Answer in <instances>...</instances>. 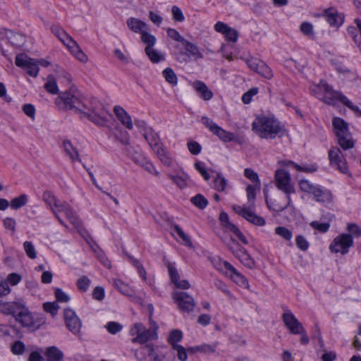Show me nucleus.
<instances>
[{
    "instance_id": "1",
    "label": "nucleus",
    "mask_w": 361,
    "mask_h": 361,
    "mask_svg": "<svg viewBox=\"0 0 361 361\" xmlns=\"http://www.w3.org/2000/svg\"><path fill=\"white\" fill-rule=\"evenodd\" d=\"M42 200L49 207L55 218L62 226L66 228L68 227L59 215L61 212L64 213L66 219L74 226V228L78 230L80 229L82 227L81 221L73 207L68 202L61 201L54 194L49 190H46L43 192Z\"/></svg>"
},
{
    "instance_id": "2",
    "label": "nucleus",
    "mask_w": 361,
    "mask_h": 361,
    "mask_svg": "<svg viewBox=\"0 0 361 361\" xmlns=\"http://www.w3.org/2000/svg\"><path fill=\"white\" fill-rule=\"evenodd\" d=\"M82 103L84 105L81 106L79 111L80 118H85L101 127L107 126L109 123V117L112 115L105 109L103 104L96 98H86L84 97Z\"/></svg>"
},
{
    "instance_id": "3",
    "label": "nucleus",
    "mask_w": 361,
    "mask_h": 361,
    "mask_svg": "<svg viewBox=\"0 0 361 361\" xmlns=\"http://www.w3.org/2000/svg\"><path fill=\"white\" fill-rule=\"evenodd\" d=\"M274 179L276 188L285 193L286 200L283 203L277 202L276 200L269 203L268 200L266 199V202L270 209L282 212L290 206L292 201L290 195L295 193V190L291 184L290 175L287 171L282 169H277L275 171Z\"/></svg>"
},
{
    "instance_id": "4",
    "label": "nucleus",
    "mask_w": 361,
    "mask_h": 361,
    "mask_svg": "<svg viewBox=\"0 0 361 361\" xmlns=\"http://www.w3.org/2000/svg\"><path fill=\"white\" fill-rule=\"evenodd\" d=\"M252 130L262 139H274L281 137L284 126L278 120L266 116H258L252 123Z\"/></svg>"
},
{
    "instance_id": "5",
    "label": "nucleus",
    "mask_w": 361,
    "mask_h": 361,
    "mask_svg": "<svg viewBox=\"0 0 361 361\" xmlns=\"http://www.w3.org/2000/svg\"><path fill=\"white\" fill-rule=\"evenodd\" d=\"M257 188L255 185H248L246 188L247 197L249 206L233 205V210L238 215L245 219L247 221L256 226H264L265 220L255 213V200L256 198V190Z\"/></svg>"
},
{
    "instance_id": "6",
    "label": "nucleus",
    "mask_w": 361,
    "mask_h": 361,
    "mask_svg": "<svg viewBox=\"0 0 361 361\" xmlns=\"http://www.w3.org/2000/svg\"><path fill=\"white\" fill-rule=\"evenodd\" d=\"M84 97L78 89L71 87L56 98L55 104L59 109L75 110L79 113L81 106L84 105L82 103Z\"/></svg>"
},
{
    "instance_id": "7",
    "label": "nucleus",
    "mask_w": 361,
    "mask_h": 361,
    "mask_svg": "<svg viewBox=\"0 0 361 361\" xmlns=\"http://www.w3.org/2000/svg\"><path fill=\"white\" fill-rule=\"evenodd\" d=\"M130 335L133 343L143 344L157 338L156 329H146L142 323H135L130 329Z\"/></svg>"
},
{
    "instance_id": "8",
    "label": "nucleus",
    "mask_w": 361,
    "mask_h": 361,
    "mask_svg": "<svg viewBox=\"0 0 361 361\" xmlns=\"http://www.w3.org/2000/svg\"><path fill=\"white\" fill-rule=\"evenodd\" d=\"M16 321L21 324L22 326L27 328L32 331L38 329L44 323V319L38 316H34L28 310L27 307L24 306Z\"/></svg>"
},
{
    "instance_id": "9",
    "label": "nucleus",
    "mask_w": 361,
    "mask_h": 361,
    "mask_svg": "<svg viewBox=\"0 0 361 361\" xmlns=\"http://www.w3.org/2000/svg\"><path fill=\"white\" fill-rule=\"evenodd\" d=\"M353 245V240L351 235L343 233L334 239L329 245V250L334 253L340 252L342 255H345Z\"/></svg>"
},
{
    "instance_id": "10",
    "label": "nucleus",
    "mask_w": 361,
    "mask_h": 361,
    "mask_svg": "<svg viewBox=\"0 0 361 361\" xmlns=\"http://www.w3.org/2000/svg\"><path fill=\"white\" fill-rule=\"evenodd\" d=\"M201 122L223 142H227L235 140V136L233 133L225 130L207 116H202L201 118Z\"/></svg>"
},
{
    "instance_id": "11",
    "label": "nucleus",
    "mask_w": 361,
    "mask_h": 361,
    "mask_svg": "<svg viewBox=\"0 0 361 361\" xmlns=\"http://www.w3.org/2000/svg\"><path fill=\"white\" fill-rule=\"evenodd\" d=\"M15 63L32 77H36L39 73L38 63L36 59L29 57L25 54H20L16 56Z\"/></svg>"
},
{
    "instance_id": "12",
    "label": "nucleus",
    "mask_w": 361,
    "mask_h": 361,
    "mask_svg": "<svg viewBox=\"0 0 361 361\" xmlns=\"http://www.w3.org/2000/svg\"><path fill=\"white\" fill-rule=\"evenodd\" d=\"M329 159L331 166L336 167L343 173H348V167L341 151L338 147H333L329 151Z\"/></svg>"
},
{
    "instance_id": "13",
    "label": "nucleus",
    "mask_w": 361,
    "mask_h": 361,
    "mask_svg": "<svg viewBox=\"0 0 361 361\" xmlns=\"http://www.w3.org/2000/svg\"><path fill=\"white\" fill-rule=\"evenodd\" d=\"M173 298L182 311L192 312L195 306L194 298L185 292H174Z\"/></svg>"
},
{
    "instance_id": "14",
    "label": "nucleus",
    "mask_w": 361,
    "mask_h": 361,
    "mask_svg": "<svg viewBox=\"0 0 361 361\" xmlns=\"http://www.w3.org/2000/svg\"><path fill=\"white\" fill-rule=\"evenodd\" d=\"M63 318L67 329L73 334H78L80 331L82 322L75 312L70 308H66L63 311Z\"/></svg>"
},
{
    "instance_id": "15",
    "label": "nucleus",
    "mask_w": 361,
    "mask_h": 361,
    "mask_svg": "<svg viewBox=\"0 0 361 361\" xmlns=\"http://www.w3.org/2000/svg\"><path fill=\"white\" fill-rule=\"evenodd\" d=\"M282 319L290 332L298 334L303 332V326L288 309H285L282 314Z\"/></svg>"
},
{
    "instance_id": "16",
    "label": "nucleus",
    "mask_w": 361,
    "mask_h": 361,
    "mask_svg": "<svg viewBox=\"0 0 361 361\" xmlns=\"http://www.w3.org/2000/svg\"><path fill=\"white\" fill-rule=\"evenodd\" d=\"M24 306L23 303L16 301L0 300V312L5 315H11L16 319Z\"/></svg>"
},
{
    "instance_id": "17",
    "label": "nucleus",
    "mask_w": 361,
    "mask_h": 361,
    "mask_svg": "<svg viewBox=\"0 0 361 361\" xmlns=\"http://www.w3.org/2000/svg\"><path fill=\"white\" fill-rule=\"evenodd\" d=\"M229 249L232 253L243 263L245 267L252 269L255 266V262L250 255L247 252L245 249L239 244L235 243L234 246L230 247Z\"/></svg>"
},
{
    "instance_id": "18",
    "label": "nucleus",
    "mask_w": 361,
    "mask_h": 361,
    "mask_svg": "<svg viewBox=\"0 0 361 361\" xmlns=\"http://www.w3.org/2000/svg\"><path fill=\"white\" fill-rule=\"evenodd\" d=\"M324 92L321 100L328 104H335L338 101L343 104V97H346L341 92L334 91L328 84L323 85Z\"/></svg>"
},
{
    "instance_id": "19",
    "label": "nucleus",
    "mask_w": 361,
    "mask_h": 361,
    "mask_svg": "<svg viewBox=\"0 0 361 361\" xmlns=\"http://www.w3.org/2000/svg\"><path fill=\"white\" fill-rule=\"evenodd\" d=\"M146 132H143V137L150 146L151 149L154 151L164 145L161 140L160 136L152 128L146 129Z\"/></svg>"
},
{
    "instance_id": "20",
    "label": "nucleus",
    "mask_w": 361,
    "mask_h": 361,
    "mask_svg": "<svg viewBox=\"0 0 361 361\" xmlns=\"http://www.w3.org/2000/svg\"><path fill=\"white\" fill-rule=\"evenodd\" d=\"M114 112L116 114L118 120L127 129L132 130L133 128V123L130 114L121 106H114Z\"/></svg>"
},
{
    "instance_id": "21",
    "label": "nucleus",
    "mask_w": 361,
    "mask_h": 361,
    "mask_svg": "<svg viewBox=\"0 0 361 361\" xmlns=\"http://www.w3.org/2000/svg\"><path fill=\"white\" fill-rule=\"evenodd\" d=\"M158 348L152 345H145L135 354L139 361H152L158 351Z\"/></svg>"
},
{
    "instance_id": "22",
    "label": "nucleus",
    "mask_w": 361,
    "mask_h": 361,
    "mask_svg": "<svg viewBox=\"0 0 361 361\" xmlns=\"http://www.w3.org/2000/svg\"><path fill=\"white\" fill-rule=\"evenodd\" d=\"M326 20L331 26L339 27L343 23V16L338 13L335 8H329L325 10L324 14Z\"/></svg>"
},
{
    "instance_id": "23",
    "label": "nucleus",
    "mask_w": 361,
    "mask_h": 361,
    "mask_svg": "<svg viewBox=\"0 0 361 361\" xmlns=\"http://www.w3.org/2000/svg\"><path fill=\"white\" fill-rule=\"evenodd\" d=\"M192 87L200 94L203 99L207 101L212 98L213 93L209 90L204 82L200 80H195L192 83Z\"/></svg>"
},
{
    "instance_id": "24",
    "label": "nucleus",
    "mask_w": 361,
    "mask_h": 361,
    "mask_svg": "<svg viewBox=\"0 0 361 361\" xmlns=\"http://www.w3.org/2000/svg\"><path fill=\"white\" fill-rule=\"evenodd\" d=\"M44 355L47 361H62L63 353L56 346H49L45 349Z\"/></svg>"
},
{
    "instance_id": "25",
    "label": "nucleus",
    "mask_w": 361,
    "mask_h": 361,
    "mask_svg": "<svg viewBox=\"0 0 361 361\" xmlns=\"http://www.w3.org/2000/svg\"><path fill=\"white\" fill-rule=\"evenodd\" d=\"M126 23L128 27L135 33L142 34L148 30V26L145 22L135 18H130Z\"/></svg>"
},
{
    "instance_id": "26",
    "label": "nucleus",
    "mask_w": 361,
    "mask_h": 361,
    "mask_svg": "<svg viewBox=\"0 0 361 361\" xmlns=\"http://www.w3.org/2000/svg\"><path fill=\"white\" fill-rule=\"evenodd\" d=\"M63 147L66 154L69 157L73 162H81L80 154L75 147L68 140H65L63 142Z\"/></svg>"
},
{
    "instance_id": "27",
    "label": "nucleus",
    "mask_w": 361,
    "mask_h": 361,
    "mask_svg": "<svg viewBox=\"0 0 361 361\" xmlns=\"http://www.w3.org/2000/svg\"><path fill=\"white\" fill-rule=\"evenodd\" d=\"M154 153L158 157L160 161L165 166L170 167L173 164V159L171 157L170 153L167 150V149L162 146V147H159L154 151Z\"/></svg>"
},
{
    "instance_id": "28",
    "label": "nucleus",
    "mask_w": 361,
    "mask_h": 361,
    "mask_svg": "<svg viewBox=\"0 0 361 361\" xmlns=\"http://www.w3.org/2000/svg\"><path fill=\"white\" fill-rule=\"evenodd\" d=\"M313 196L317 202L324 204L331 202L333 198L332 194L329 190L323 189L320 186L314 191Z\"/></svg>"
},
{
    "instance_id": "29",
    "label": "nucleus",
    "mask_w": 361,
    "mask_h": 361,
    "mask_svg": "<svg viewBox=\"0 0 361 361\" xmlns=\"http://www.w3.org/2000/svg\"><path fill=\"white\" fill-rule=\"evenodd\" d=\"M336 136L338 143L343 149L347 150L354 147L355 143L350 133H345L344 135H338Z\"/></svg>"
},
{
    "instance_id": "30",
    "label": "nucleus",
    "mask_w": 361,
    "mask_h": 361,
    "mask_svg": "<svg viewBox=\"0 0 361 361\" xmlns=\"http://www.w3.org/2000/svg\"><path fill=\"white\" fill-rule=\"evenodd\" d=\"M332 124L336 135L349 133L348 125L343 119L336 117L333 119Z\"/></svg>"
},
{
    "instance_id": "31",
    "label": "nucleus",
    "mask_w": 361,
    "mask_h": 361,
    "mask_svg": "<svg viewBox=\"0 0 361 361\" xmlns=\"http://www.w3.org/2000/svg\"><path fill=\"white\" fill-rule=\"evenodd\" d=\"M168 176L179 188L183 189L187 187L189 176L186 173H182L181 174L177 175L169 174Z\"/></svg>"
},
{
    "instance_id": "32",
    "label": "nucleus",
    "mask_w": 361,
    "mask_h": 361,
    "mask_svg": "<svg viewBox=\"0 0 361 361\" xmlns=\"http://www.w3.org/2000/svg\"><path fill=\"white\" fill-rule=\"evenodd\" d=\"M6 37L11 44L17 47L23 45L25 40L23 35L12 30L6 32Z\"/></svg>"
},
{
    "instance_id": "33",
    "label": "nucleus",
    "mask_w": 361,
    "mask_h": 361,
    "mask_svg": "<svg viewBox=\"0 0 361 361\" xmlns=\"http://www.w3.org/2000/svg\"><path fill=\"white\" fill-rule=\"evenodd\" d=\"M68 49L80 62L86 63L87 61V56L82 51L77 42L74 43V45H72Z\"/></svg>"
},
{
    "instance_id": "34",
    "label": "nucleus",
    "mask_w": 361,
    "mask_h": 361,
    "mask_svg": "<svg viewBox=\"0 0 361 361\" xmlns=\"http://www.w3.org/2000/svg\"><path fill=\"white\" fill-rule=\"evenodd\" d=\"M255 72L267 80H271L274 77L272 70L262 61L259 63Z\"/></svg>"
},
{
    "instance_id": "35",
    "label": "nucleus",
    "mask_w": 361,
    "mask_h": 361,
    "mask_svg": "<svg viewBox=\"0 0 361 361\" xmlns=\"http://www.w3.org/2000/svg\"><path fill=\"white\" fill-rule=\"evenodd\" d=\"M45 90L50 94H56L59 93V87L56 80L53 75H49L47 78V82L44 84Z\"/></svg>"
},
{
    "instance_id": "36",
    "label": "nucleus",
    "mask_w": 361,
    "mask_h": 361,
    "mask_svg": "<svg viewBox=\"0 0 361 361\" xmlns=\"http://www.w3.org/2000/svg\"><path fill=\"white\" fill-rule=\"evenodd\" d=\"M182 44L184 46L189 55L194 56L195 59L202 58V54L200 52L198 47L195 44L185 39Z\"/></svg>"
},
{
    "instance_id": "37",
    "label": "nucleus",
    "mask_w": 361,
    "mask_h": 361,
    "mask_svg": "<svg viewBox=\"0 0 361 361\" xmlns=\"http://www.w3.org/2000/svg\"><path fill=\"white\" fill-rule=\"evenodd\" d=\"M319 185H315L312 183H311L308 180L302 179L299 182V187L300 189L308 194H312V195L314 193V191L317 190Z\"/></svg>"
},
{
    "instance_id": "38",
    "label": "nucleus",
    "mask_w": 361,
    "mask_h": 361,
    "mask_svg": "<svg viewBox=\"0 0 361 361\" xmlns=\"http://www.w3.org/2000/svg\"><path fill=\"white\" fill-rule=\"evenodd\" d=\"M145 51L152 63H158L164 60V55L155 50L153 47H145Z\"/></svg>"
},
{
    "instance_id": "39",
    "label": "nucleus",
    "mask_w": 361,
    "mask_h": 361,
    "mask_svg": "<svg viewBox=\"0 0 361 361\" xmlns=\"http://www.w3.org/2000/svg\"><path fill=\"white\" fill-rule=\"evenodd\" d=\"M114 287L118 289L122 294L128 295V296H133V290L131 288L128 286L126 283H123L120 279H114Z\"/></svg>"
},
{
    "instance_id": "40",
    "label": "nucleus",
    "mask_w": 361,
    "mask_h": 361,
    "mask_svg": "<svg viewBox=\"0 0 361 361\" xmlns=\"http://www.w3.org/2000/svg\"><path fill=\"white\" fill-rule=\"evenodd\" d=\"M228 185L226 179L223 176L221 173L216 174V178L214 180L213 188L219 192H224Z\"/></svg>"
},
{
    "instance_id": "41",
    "label": "nucleus",
    "mask_w": 361,
    "mask_h": 361,
    "mask_svg": "<svg viewBox=\"0 0 361 361\" xmlns=\"http://www.w3.org/2000/svg\"><path fill=\"white\" fill-rule=\"evenodd\" d=\"M183 334L180 330L174 329L169 334L168 341L174 348L175 345H179L178 343L181 341Z\"/></svg>"
},
{
    "instance_id": "42",
    "label": "nucleus",
    "mask_w": 361,
    "mask_h": 361,
    "mask_svg": "<svg viewBox=\"0 0 361 361\" xmlns=\"http://www.w3.org/2000/svg\"><path fill=\"white\" fill-rule=\"evenodd\" d=\"M27 202V196L22 194L20 196L13 198L11 202V207L13 209H18L25 206Z\"/></svg>"
},
{
    "instance_id": "43",
    "label": "nucleus",
    "mask_w": 361,
    "mask_h": 361,
    "mask_svg": "<svg viewBox=\"0 0 361 361\" xmlns=\"http://www.w3.org/2000/svg\"><path fill=\"white\" fill-rule=\"evenodd\" d=\"M163 76L164 77L166 82L171 85L175 86L178 83V79L176 73L171 68H166L163 71Z\"/></svg>"
},
{
    "instance_id": "44",
    "label": "nucleus",
    "mask_w": 361,
    "mask_h": 361,
    "mask_svg": "<svg viewBox=\"0 0 361 361\" xmlns=\"http://www.w3.org/2000/svg\"><path fill=\"white\" fill-rule=\"evenodd\" d=\"M244 175L247 178L250 179L254 185H255V186L257 188V190L260 189L261 184L257 173H255L251 169H245Z\"/></svg>"
},
{
    "instance_id": "45",
    "label": "nucleus",
    "mask_w": 361,
    "mask_h": 361,
    "mask_svg": "<svg viewBox=\"0 0 361 361\" xmlns=\"http://www.w3.org/2000/svg\"><path fill=\"white\" fill-rule=\"evenodd\" d=\"M216 348V344H215V343L212 344V345L204 343V344H202L198 346H196L195 348H191L188 349V350H190V351L196 350V351L202 352L204 353H213L215 352Z\"/></svg>"
},
{
    "instance_id": "46",
    "label": "nucleus",
    "mask_w": 361,
    "mask_h": 361,
    "mask_svg": "<svg viewBox=\"0 0 361 361\" xmlns=\"http://www.w3.org/2000/svg\"><path fill=\"white\" fill-rule=\"evenodd\" d=\"M191 202L199 209H203L208 204L207 200L201 194L196 195L191 198Z\"/></svg>"
},
{
    "instance_id": "47",
    "label": "nucleus",
    "mask_w": 361,
    "mask_h": 361,
    "mask_svg": "<svg viewBox=\"0 0 361 361\" xmlns=\"http://www.w3.org/2000/svg\"><path fill=\"white\" fill-rule=\"evenodd\" d=\"M141 41L147 45L146 47L152 48L156 43V38L145 30L141 34Z\"/></svg>"
},
{
    "instance_id": "48",
    "label": "nucleus",
    "mask_w": 361,
    "mask_h": 361,
    "mask_svg": "<svg viewBox=\"0 0 361 361\" xmlns=\"http://www.w3.org/2000/svg\"><path fill=\"white\" fill-rule=\"evenodd\" d=\"M323 85H327V83L324 80H321L318 85H312L310 87L312 94L320 100L322 99V94L324 92V87H322Z\"/></svg>"
},
{
    "instance_id": "49",
    "label": "nucleus",
    "mask_w": 361,
    "mask_h": 361,
    "mask_svg": "<svg viewBox=\"0 0 361 361\" xmlns=\"http://www.w3.org/2000/svg\"><path fill=\"white\" fill-rule=\"evenodd\" d=\"M127 154L137 165L142 164L145 157L137 152H132L131 147L126 149Z\"/></svg>"
},
{
    "instance_id": "50",
    "label": "nucleus",
    "mask_w": 361,
    "mask_h": 361,
    "mask_svg": "<svg viewBox=\"0 0 361 361\" xmlns=\"http://www.w3.org/2000/svg\"><path fill=\"white\" fill-rule=\"evenodd\" d=\"M226 228H228L231 232L236 235V236L243 244H247L248 242L245 236L243 234V233L239 230V228L235 225L230 223L228 225H227Z\"/></svg>"
},
{
    "instance_id": "51",
    "label": "nucleus",
    "mask_w": 361,
    "mask_h": 361,
    "mask_svg": "<svg viewBox=\"0 0 361 361\" xmlns=\"http://www.w3.org/2000/svg\"><path fill=\"white\" fill-rule=\"evenodd\" d=\"M66 47L69 49L76 42L65 30L58 38Z\"/></svg>"
},
{
    "instance_id": "52",
    "label": "nucleus",
    "mask_w": 361,
    "mask_h": 361,
    "mask_svg": "<svg viewBox=\"0 0 361 361\" xmlns=\"http://www.w3.org/2000/svg\"><path fill=\"white\" fill-rule=\"evenodd\" d=\"M174 231L178 235V236L183 240L184 243L188 247H192V243L191 242L190 238L184 233L182 228L178 226L175 225L173 226Z\"/></svg>"
},
{
    "instance_id": "53",
    "label": "nucleus",
    "mask_w": 361,
    "mask_h": 361,
    "mask_svg": "<svg viewBox=\"0 0 361 361\" xmlns=\"http://www.w3.org/2000/svg\"><path fill=\"white\" fill-rule=\"evenodd\" d=\"M11 350L14 355H23L25 350V345L22 341H16L11 345Z\"/></svg>"
},
{
    "instance_id": "54",
    "label": "nucleus",
    "mask_w": 361,
    "mask_h": 361,
    "mask_svg": "<svg viewBox=\"0 0 361 361\" xmlns=\"http://www.w3.org/2000/svg\"><path fill=\"white\" fill-rule=\"evenodd\" d=\"M275 233L281 236L286 240H290L293 237L292 232L283 226L276 227L275 228Z\"/></svg>"
},
{
    "instance_id": "55",
    "label": "nucleus",
    "mask_w": 361,
    "mask_h": 361,
    "mask_svg": "<svg viewBox=\"0 0 361 361\" xmlns=\"http://www.w3.org/2000/svg\"><path fill=\"white\" fill-rule=\"evenodd\" d=\"M231 277L239 286L243 287L248 286V281L247 280V279L238 271H236L235 273H234L233 274H231Z\"/></svg>"
},
{
    "instance_id": "56",
    "label": "nucleus",
    "mask_w": 361,
    "mask_h": 361,
    "mask_svg": "<svg viewBox=\"0 0 361 361\" xmlns=\"http://www.w3.org/2000/svg\"><path fill=\"white\" fill-rule=\"evenodd\" d=\"M91 283L90 279L87 276H83L80 277L77 281V286L79 290L82 292H86Z\"/></svg>"
},
{
    "instance_id": "57",
    "label": "nucleus",
    "mask_w": 361,
    "mask_h": 361,
    "mask_svg": "<svg viewBox=\"0 0 361 361\" xmlns=\"http://www.w3.org/2000/svg\"><path fill=\"white\" fill-rule=\"evenodd\" d=\"M195 169L202 175L205 180H208L210 178V176L205 167L203 162L197 161L195 163Z\"/></svg>"
},
{
    "instance_id": "58",
    "label": "nucleus",
    "mask_w": 361,
    "mask_h": 361,
    "mask_svg": "<svg viewBox=\"0 0 361 361\" xmlns=\"http://www.w3.org/2000/svg\"><path fill=\"white\" fill-rule=\"evenodd\" d=\"M44 310L50 313L52 316H55L57 314L59 306L57 302H45L43 305Z\"/></svg>"
},
{
    "instance_id": "59",
    "label": "nucleus",
    "mask_w": 361,
    "mask_h": 361,
    "mask_svg": "<svg viewBox=\"0 0 361 361\" xmlns=\"http://www.w3.org/2000/svg\"><path fill=\"white\" fill-rule=\"evenodd\" d=\"M174 356L170 353H161L159 350L152 361H173Z\"/></svg>"
},
{
    "instance_id": "60",
    "label": "nucleus",
    "mask_w": 361,
    "mask_h": 361,
    "mask_svg": "<svg viewBox=\"0 0 361 361\" xmlns=\"http://www.w3.org/2000/svg\"><path fill=\"white\" fill-rule=\"evenodd\" d=\"M145 170L148 171L149 173L158 176L159 175V172L157 170L155 166L150 162L147 161L145 159L143 160L142 164L140 165Z\"/></svg>"
},
{
    "instance_id": "61",
    "label": "nucleus",
    "mask_w": 361,
    "mask_h": 361,
    "mask_svg": "<svg viewBox=\"0 0 361 361\" xmlns=\"http://www.w3.org/2000/svg\"><path fill=\"white\" fill-rule=\"evenodd\" d=\"M24 250L27 254V255L31 258L35 259L37 257L36 251L34 245L30 241H25L23 243Z\"/></svg>"
},
{
    "instance_id": "62",
    "label": "nucleus",
    "mask_w": 361,
    "mask_h": 361,
    "mask_svg": "<svg viewBox=\"0 0 361 361\" xmlns=\"http://www.w3.org/2000/svg\"><path fill=\"white\" fill-rule=\"evenodd\" d=\"M105 327L111 334H116L122 329V325L116 322H108Z\"/></svg>"
},
{
    "instance_id": "63",
    "label": "nucleus",
    "mask_w": 361,
    "mask_h": 361,
    "mask_svg": "<svg viewBox=\"0 0 361 361\" xmlns=\"http://www.w3.org/2000/svg\"><path fill=\"white\" fill-rule=\"evenodd\" d=\"M173 350L176 351L178 359L180 361H186L188 359V355L186 349L179 345H175L174 348H173Z\"/></svg>"
},
{
    "instance_id": "64",
    "label": "nucleus",
    "mask_w": 361,
    "mask_h": 361,
    "mask_svg": "<svg viewBox=\"0 0 361 361\" xmlns=\"http://www.w3.org/2000/svg\"><path fill=\"white\" fill-rule=\"evenodd\" d=\"M295 243L297 247L302 251L307 250L309 247V243L305 238L301 235L296 237Z\"/></svg>"
}]
</instances>
